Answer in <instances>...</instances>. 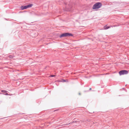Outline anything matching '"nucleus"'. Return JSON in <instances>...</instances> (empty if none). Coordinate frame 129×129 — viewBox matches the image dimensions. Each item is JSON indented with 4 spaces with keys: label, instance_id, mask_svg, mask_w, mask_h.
Masks as SVG:
<instances>
[{
    "label": "nucleus",
    "instance_id": "10",
    "mask_svg": "<svg viewBox=\"0 0 129 129\" xmlns=\"http://www.w3.org/2000/svg\"><path fill=\"white\" fill-rule=\"evenodd\" d=\"M63 82H65L66 81L65 80H63Z\"/></svg>",
    "mask_w": 129,
    "mask_h": 129
},
{
    "label": "nucleus",
    "instance_id": "7",
    "mask_svg": "<svg viewBox=\"0 0 129 129\" xmlns=\"http://www.w3.org/2000/svg\"><path fill=\"white\" fill-rule=\"evenodd\" d=\"M33 5L32 4H29V5H27V8H30V7H32V6Z\"/></svg>",
    "mask_w": 129,
    "mask_h": 129
},
{
    "label": "nucleus",
    "instance_id": "2",
    "mask_svg": "<svg viewBox=\"0 0 129 129\" xmlns=\"http://www.w3.org/2000/svg\"><path fill=\"white\" fill-rule=\"evenodd\" d=\"M73 36V35L71 33H63L59 36L60 38L62 37H66L68 36Z\"/></svg>",
    "mask_w": 129,
    "mask_h": 129
},
{
    "label": "nucleus",
    "instance_id": "6",
    "mask_svg": "<svg viewBox=\"0 0 129 129\" xmlns=\"http://www.w3.org/2000/svg\"><path fill=\"white\" fill-rule=\"evenodd\" d=\"M110 27L109 26H107L106 25L104 27V28L105 29H106L109 28Z\"/></svg>",
    "mask_w": 129,
    "mask_h": 129
},
{
    "label": "nucleus",
    "instance_id": "5",
    "mask_svg": "<svg viewBox=\"0 0 129 129\" xmlns=\"http://www.w3.org/2000/svg\"><path fill=\"white\" fill-rule=\"evenodd\" d=\"M1 91L2 92L4 93V94L5 95H9L7 93L8 91H7L5 90H2Z\"/></svg>",
    "mask_w": 129,
    "mask_h": 129
},
{
    "label": "nucleus",
    "instance_id": "3",
    "mask_svg": "<svg viewBox=\"0 0 129 129\" xmlns=\"http://www.w3.org/2000/svg\"><path fill=\"white\" fill-rule=\"evenodd\" d=\"M128 72L127 71L125 70H122L120 71L119 73L120 75L124 74H128Z\"/></svg>",
    "mask_w": 129,
    "mask_h": 129
},
{
    "label": "nucleus",
    "instance_id": "8",
    "mask_svg": "<svg viewBox=\"0 0 129 129\" xmlns=\"http://www.w3.org/2000/svg\"><path fill=\"white\" fill-rule=\"evenodd\" d=\"M9 58H12V56H11V55H10V56H9Z\"/></svg>",
    "mask_w": 129,
    "mask_h": 129
},
{
    "label": "nucleus",
    "instance_id": "9",
    "mask_svg": "<svg viewBox=\"0 0 129 129\" xmlns=\"http://www.w3.org/2000/svg\"><path fill=\"white\" fill-rule=\"evenodd\" d=\"M55 76V75H51V77H53Z\"/></svg>",
    "mask_w": 129,
    "mask_h": 129
},
{
    "label": "nucleus",
    "instance_id": "4",
    "mask_svg": "<svg viewBox=\"0 0 129 129\" xmlns=\"http://www.w3.org/2000/svg\"><path fill=\"white\" fill-rule=\"evenodd\" d=\"M27 8H28L27 5L22 6L21 7V9L22 10H23L24 9H26Z\"/></svg>",
    "mask_w": 129,
    "mask_h": 129
},
{
    "label": "nucleus",
    "instance_id": "12",
    "mask_svg": "<svg viewBox=\"0 0 129 129\" xmlns=\"http://www.w3.org/2000/svg\"><path fill=\"white\" fill-rule=\"evenodd\" d=\"M89 89L90 90H91V88H89Z\"/></svg>",
    "mask_w": 129,
    "mask_h": 129
},
{
    "label": "nucleus",
    "instance_id": "1",
    "mask_svg": "<svg viewBox=\"0 0 129 129\" xmlns=\"http://www.w3.org/2000/svg\"><path fill=\"white\" fill-rule=\"evenodd\" d=\"M102 6L101 3L99 2L93 5L92 9H98L101 8Z\"/></svg>",
    "mask_w": 129,
    "mask_h": 129
},
{
    "label": "nucleus",
    "instance_id": "11",
    "mask_svg": "<svg viewBox=\"0 0 129 129\" xmlns=\"http://www.w3.org/2000/svg\"><path fill=\"white\" fill-rule=\"evenodd\" d=\"M70 123H69V124H64V125H68V124H70Z\"/></svg>",
    "mask_w": 129,
    "mask_h": 129
},
{
    "label": "nucleus",
    "instance_id": "13",
    "mask_svg": "<svg viewBox=\"0 0 129 129\" xmlns=\"http://www.w3.org/2000/svg\"><path fill=\"white\" fill-rule=\"evenodd\" d=\"M80 94H80V93H79V95H80Z\"/></svg>",
    "mask_w": 129,
    "mask_h": 129
}]
</instances>
